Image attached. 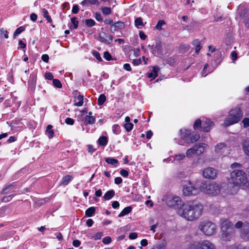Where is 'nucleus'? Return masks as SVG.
<instances>
[{
	"mask_svg": "<svg viewBox=\"0 0 249 249\" xmlns=\"http://www.w3.org/2000/svg\"><path fill=\"white\" fill-rule=\"evenodd\" d=\"M203 205L196 200H190L183 204L178 210V214L188 221H194L199 218L203 212Z\"/></svg>",
	"mask_w": 249,
	"mask_h": 249,
	"instance_id": "obj_1",
	"label": "nucleus"
},
{
	"mask_svg": "<svg viewBox=\"0 0 249 249\" xmlns=\"http://www.w3.org/2000/svg\"><path fill=\"white\" fill-rule=\"evenodd\" d=\"M231 178L235 187L243 189L249 188V181L246 174L242 170H234L231 173Z\"/></svg>",
	"mask_w": 249,
	"mask_h": 249,
	"instance_id": "obj_2",
	"label": "nucleus"
},
{
	"mask_svg": "<svg viewBox=\"0 0 249 249\" xmlns=\"http://www.w3.org/2000/svg\"><path fill=\"white\" fill-rule=\"evenodd\" d=\"M179 132L181 140L178 143L180 145H184L185 144L194 143L200 138L198 134H192L190 130L181 129Z\"/></svg>",
	"mask_w": 249,
	"mask_h": 249,
	"instance_id": "obj_3",
	"label": "nucleus"
},
{
	"mask_svg": "<svg viewBox=\"0 0 249 249\" xmlns=\"http://www.w3.org/2000/svg\"><path fill=\"white\" fill-rule=\"evenodd\" d=\"M200 191L215 196L220 193V187L217 183L210 181H203L199 186Z\"/></svg>",
	"mask_w": 249,
	"mask_h": 249,
	"instance_id": "obj_4",
	"label": "nucleus"
},
{
	"mask_svg": "<svg viewBox=\"0 0 249 249\" xmlns=\"http://www.w3.org/2000/svg\"><path fill=\"white\" fill-rule=\"evenodd\" d=\"M243 116V113L239 108L231 110L229 115L224 121L225 126H230L238 123Z\"/></svg>",
	"mask_w": 249,
	"mask_h": 249,
	"instance_id": "obj_5",
	"label": "nucleus"
},
{
	"mask_svg": "<svg viewBox=\"0 0 249 249\" xmlns=\"http://www.w3.org/2000/svg\"><path fill=\"white\" fill-rule=\"evenodd\" d=\"M198 229L206 236H209L214 234L216 231V226L208 220L200 222Z\"/></svg>",
	"mask_w": 249,
	"mask_h": 249,
	"instance_id": "obj_6",
	"label": "nucleus"
},
{
	"mask_svg": "<svg viewBox=\"0 0 249 249\" xmlns=\"http://www.w3.org/2000/svg\"><path fill=\"white\" fill-rule=\"evenodd\" d=\"M188 249H216V247L210 241L204 240L190 244Z\"/></svg>",
	"mask_w": 249,
	"mask_h": 249,
	"instance_id": "obj_7",
	"label": "nucleus"
},
{
	"mask_svg": "<svg viewBox=\"0 0 249 249\" xmlns=\"http://www.w3.org/2000/svg\"><path fill=\"white\" fill-rule=\"evenodd\" d=\"M199 192V187L195 186L190 181L183 186L182 193L184 196H194L198 194Z\"/></svg>",
	"mask_w": 249,
	"mask_h": 249,
	"instance_id": "obj_8",
	"label": "nucleus"
},
{
	"mask_svg": "<svg viewBox=\"0 0 249 249\" xmlns=\"http://www.w3.org/2000/svg\"><path fill=\"white\" fill-rule=\"evenodd\" d=\"M166 203L170 207L178 209H181V206L183 207V203L181 199L179 196H169L167 198Z\"/></svg>",
	"mask_w": 249,
	"mask_h": 249,
	"instance_id": "obj_9",
	"label": "nucleus"
},
{
	"mask_svg": "<svg viewBox=\"0 0 249 249\" xmlns=\"http://www.w3.org/2000/svg\"><path fill=\"white\" fill-rule=\"evenodd\" d=\"M217 176V171L213 167L205 168L203 171V176L206 178L214 179Z\"/></svg>",
	"mask_w": 249,
	"mask_h": 249,
	"instance_id": "obj_10",
	"label": "nucleus"
},
{
	"mask_svg": "<svg viewBox=\"0 0 249 249\" xmlns=\"http://www.w3.org/2000/svg\"><path fill=\"white\" fill-rule=\"evenodd\" d=\"M221 239L225 241H229L234 236L235 231H221Z\"/></svg>",
	"mask_w": 249,
	"mask_h": 249,
	"instance_id": "obj_11",
	"label": "nucleus"
},
{
	"mask_svg": "<svg viewBox=\"0 0 249 249\" xmlns=\"http://www.w3.org/2000/svg\"><path fill=\"white\" fill-rule=\"evenodd\" d=\"M220 228L221 231L234 230L232 223L226 219L220 220Z\"/></svg>",
	"mask_w": 249,
	"mask_h": 249,
	"instance_id": "obj_12",
	"label": "nucleus"
},
{
	"mask_svg": "<svg viewBox=\"0 0 249 249\" xmlns=\"http://www.w3.org/2000/svg\"><path fill=\"white\" fill-rule=\"evenodd\" d=\"M151 52L156 55H160L163 53L161 43L160 41L156 42L155 45H153L151 48Z\"/></svg>",
	"mask_w": 249,
	"mask_h": 249,
	"instance_id": "obj_13",
	"label": "nucleus"
},
{
	"mask_svg": "<svg viewBox=\"0 0 249 249\" xmlns=\"http://www.w3.org/2000/svg\"><path fill=\"white\" fill-rule=\"evenodd\" d=\"M113 36L112 35L107 36L105 33L102 32L99 35V40L105 44H109L113 40Z\"/></svg>",
	"mask_w": 249,
	"mask_h": 249,
	"instance_id": "obj_14",
	"label": "nucleus"
},
{
	"mask_svg": "<svg viewBox=\"0 0 249 249\" xmlns=\"http://www.w3.org/2000/svg\"><path fill=\"white\" fill-rule=\"evenodd\" d=\"M227 150V146L224 142H220L217 144L214 147L215 152L219 155H222L224 152Z\"/></svg>",
	"mask_w": 249,
	"mask_h": 249,
	"instance_id": "obj_15",
	"label": "nucleus"
},
{
	"mask_svg": "<svg viewBox=\"0 0 249 249\" xmlns=\"http://www.w3.org/2000/svg\"><path fill=\"white\" fill-rule=\"evenodd\" d=\"M197 155H199L202 154L203 153L209 149V145L206 143H196L195 145Z\"/></svg>",
	"mask_w": 249,
	"mask_h": 249,
	"instance_id": "obj_16",
	"label": "nucleus"
},
{
	"mask_svg": "<svg viewBox=\"0 0 249 249\" xmlns=\"http://www.w3.org/2000/svg\"><path fill=\"white\" fill-rule=\"evenodd\" d=\"M240 236L243 239L249 241V224L244 226L240 233Z\"/></svg>",
	"mask_w": 249,
	"mask_h": 249,
	"instance_id": "obj_17",
	"label": "nucleus"
},
{
	"mask_svg": "<svg viewBox=\"0 0 249 249\" xmlns=\"http://www.w3.org/2000/svg\"><path fill=\"white\" fill-rule=\"evenodd\" d=\"M213 125V123L209 119H205L203 122L202 126V130L208 132L210 130V128Z\"/></svg>",
	"mask_w": 249,
	"mask_h": 249,
	"instance_id": "obj_18",
	"label": "nucleus"
},
{
	"mask_svg": "<svg viewBox=\"0 0 249 249\" xmlns=\"http://www.w3.org/2000/svg\"><path fill=\"white\" fill-rule=\"evenodd\" d=\"M243 150L245 154L249 157V139L244 140L241 143Z\"/></svg>",
	"mask_w": 249,
	"mask_h": 249,
	"instance_id": "obj_19",
	"label": "nucleus"
},
{
	"mask_svg": "<svg viewBox=\"0 0 249 249\" xmlns=\"http://www.w3.org/2000/svg\"><path fill=\"white\" fill-rule=\"evenodd\" d=\"M159 71L160 68L158 67H153L152 71L151 72L147 73V77L149 78H152V79H155L158 76V73Z\"/></svg>",
	"mask_w": 249,
	"mask_h": 249,
	"instance_id": "obj_20",
	"label": "nucleus"
},
{
	"mask_svg": "<svg viewBox=\"0 0 249 249\" xmlns=\"http://www.w3.org/2000/svg\"><path fill=\"white\" fill-rule=\"evenodd\" d=\"M83 96L81 95L75 96L74 99V105L77 107L82 106L83 104Z\"/></svg>",
	"mask_w": 249,
	"mask_h": 249,
	"instance_id": "obj_21",
	"label": "nucleus"
},
{
	"mask_svg": "<svg viewBox=\"0 0 249 249\" xmlns=\"http://www.w3.org/2000/svg\"><path fill=\"white\" fill-rule=\"evenodd\" d=\"M53 126L51 124L47 125L46 130V135L49 139H51L53 137L54 131L52 129Z\"/></svg>",
	"mask_w": 249,
	"mask_h": 249,
	"instance_id": "obj_22",
	"label": "nucleus"
},
{
	"mask_svg": "<svg viewBox=\"0 0 249 249\" xmlns=\"http://www.w3.org/2000/svg\"><path fill=\"white\" fill-rule=\"evenodd\" d=\"M186 156L188 158H191L193 155H197L196 149L195 145H194L192 148L188 149L186 152Z\"/></svg>",
	"mask_w": 249,
	"mask_h": 249,
	"instance_id": "obj_23",
	"label": "nucleus"
},
{
	"mask_svg": "<svg viewBox=\"0 0 249 249\" xmlns=\"http://www.w3.org/2000/svg\"><path fill=\"white\" fill-rule=\"evenodd\" d=\"M72 177L70 175H67L64 176L61 180V182L60 184V185L66 186L68 185L69 182L72 179Z\"/></svg>",
	"mask_w": 249,
	"mask_h": 249,
	"instance_id": "obj_24",
	"label": "nucleus"
},
{
	"mask_svg": "<svg viewBox=\"0 0 249 249\" xmlns=\"http://www.w3.org/2000/svg\"><path fill=\"white\" fill-rule=\"evenodd\" d=\"M115 195V191L113 190H110L107 191L103 196L105 200H109Z\"/></svg>",
	"mask_w": 249,
	"mask_h": 249,
	"instance_id": "obj_25",
	"label": "nucleus"
},
{
	"mask_svg": "<svg viewBox=\"0 0 249 249\" xmlns=\"http://www.w3.org/2000/svg\"><path fill=\"white\" fill-rule=\"evenodd\" d=\"M132 210V208L131 206H128L124 208L123 211L119 214L118 217H121L127 215L130 213Z\"/></svg>",
	"mask_w": 249,
	"mask_h": 249,
	"instance_id": "obj_26",
	"label": "nucleus"
},
{
	"mask_svg": "<svg viewBox=\"0 0 249 249\" xmlns=\"http://www.w3.org/2000/svg\"><path fill=\"white\" fill-rule=\"evenodd\" d=\"M192 44L196 48V53H198L201 48L200 41L198 39H195L193 41Z\"/></svg>",
	"mask_w": 249,
	"mask_h": 249,
	"instance_id": "obj_27",
	"label": "nucleus"
},
{
	"mask_svg": "<svg viewBox=\"0 0 249 249\" xmlns=\"http://www.w3.org/2000/svg\"><path fill=\"white\" fill-rule=\"evenodd\" d=\"M15 184L14 183L11 184L7 186H6L1 191V194H8L12 191V190L14 188Z\"/></svg>",
	"mask_w": 249,
	"mask_h": 249,
	"instance_id": "obj_28",
	"label": "nucleus"
},
{
	"mask_svg": "<svg viewBox=\"0 0 249 249\" xmlns=\"http://www.w3.org/2000/svg\"><path fill=\"white\" fill-rule=\"evenodd\" d=\"M85 121L89 124H93L95 121V118L93 116H86Z\"/></svg>",
	"mask_w": 249,
	"mask_h": 249,
	"instance_id": "obj_29",
	"label": "nucleus"
},
{
	"mask_svg": "<svg viewBox=\"0 0 249 249\" xmlns=\"http://www.w3.org/2000/svg\"><path fill=\"white\" fill-rule=\"evenodd\" d=\"M105 161L109 164L113 165L114 166H116V164L118 161L117 160L112 158H107L105 159Z\"/></svg>",
	"mask_w": 249,
	"mask_h": 249,
	"instance_id": "obj_30",
	"label": "nucleus"
},
{
	"mask_svg": "<svg viewBox=\"0 0 249 249\" xmlns=\"http://www.w3.org/2000/svg\"><path fill=\"white\" fill-rule=\"evenodd\" d=\"M98 142L99 145L102 146H105L107 145V138L105 136H102L99 138L98 139Z\"/></svg>",
	"mask_w": 249,
	"mask_h": 249,
	"instance_id": "obj_31",
	"label": "nucleus"
},
{
	"mask_svg": "<svg viewBox=\"0 0 249 249\" xmlns=\"http://www.w3.org/2000/svg\"><path fill=\"white\" fill-rule=\"evenodd\" d=\"M95 211V209L94 207H91L89 208H88L85 212L86 215H87L89 217H91L92 216L93 213H94Z\"/></svg>",
	"mask_w": 249,
	"mask_h": 249,
	"instance_id": "obj_32",
	"label": "nucleus"
},
{
	"mask_svg": "<svg viewBox=\"0 0 249 249\" xmlns=\"http://www.w3.org/2000/svg\"><path fill=\"white\" fill-rule=\"evenodd\" d=\"M101 10L103 14L105 15H108L111 13V9L107 7H102L101 8Z\"/></svg>",
	"mask_w": 249,
	"mask_h": 249,
	"instance_id": "obj_33",
	"label": "nucleus"
},
{
	"mask_svg": "<svg viewBox=\"0 0 249 249\" xmlns=\"http://www.w3.org/2000/svg\"><path fill=\"white\" fill-rule=\"evenodd\" d=\"M106 100V96L103 94H101L99 96L98 99V105L100 106L102 105L105 103Z\"/></svg>",
	"mask_w": 249,
	"mask_h": 249,
	"instance_id": "obj_34",
	"label": "nucleus"
},
{
	"mask_svg": "<svg viewBox=\"0 0 249 249\" xmlns=\"http://www.w3.org/2000/svg\"><path fill=\"white\" fill-rule=\"evenodd\" d=\"M193 126L195 129L200 128L202 130L201 121L200 120V119H197L195 122Z\"/></svg>",
	"mask_w": 249,
	"mask_h": 249,
	"instance_id": "obj_35",
	"label": "nucleus"
},
{
	"mask_svg": "<svg viewBox=\"0 0 249 249\" xmlns=\"http://www.w3.org/2000/svg\"><path fill=\"white\" fill-rule=\"evenodd\" d=\"M165 24V22L164 21V20H160L158 22V23H157V25H156V26H155V28L156 29L160 31V30H161L162 29V26L163 25H164Z\"/></svg>",
	"mask_w": 249,
	"mask_h": 249,
	"instance_id": "obj_36",
	"label": "nucleus"
},
{
	"mask_svg": "<svg viewBox=\"0 0 249 249\" xmlns=\"http://www.w3.org/2000/svg\"><path fill=\"white\" fill-rule=\"evenodd\" d=\"M247 224H249L248 223H243L242 221H238L237 222H236V224H235V228L236 229H240V228H242V229H241V232L244 226L246 225Z\"/></svg>",
	"mask_w": 249,
	"mask_h": 249,
	"instance_id": "obj_37",
	"label": "nucleus"
},
{
	"mask_svg": "<svg viewBox=\"0 0 249 249\" xmlns=\"http://www.w3.org/2000/svg\"><path fill=\"white\" fill-rule=\"evenodd\" d=\"M85 23L86 25L88 27H92L95 24V21L92 19H86L85 20Z\"/></svg>",
	"mask_w": 249,
	"mask_h": 249,
	"instance_id": "obj_38",
	"label": "nucleus"
},
{
	"mask_svg": "<svg viewBox=\"0 0 249 249\" xmlns=\"http://www.w3.org/2000/svg\"><path fill=\"white\" fill-rule=\"evenodd\" d=\"M36 77L34 76H32V77L30 76V79L29 80V84H30V86L33 89H35V87L36 86Z\"/></svg>",
	"mask_w": 249,
	"mask_h": 249,
	"instance_id": "obj_39",
	"label": "nucleus"
},
{
	"mask_svg": "<svg viewBox=\"0 0 249 249\" xmlns=\"http://www.w3.org/2000/svg\"><path fill=\"white\" fill-rule=\"evenodd\" d=\"M112 131L115 134H118L121 131L120 127L118 124H114L112 126Z\"/></svg>",
	"mask_w": 249,
	"mask_h": 249,
	"instance_id": "obj_40",
	"label": "nucleus"
},
{
	"mask_svg": "<svg viewBox=\"0 0 249 249\" xmlns=\"http://www.w3.org/2000/svg\"><path fill=\"white\" fill-rule=\"evenodd\" d=\"M135 24L137 28H140V26L143 25L142 18H137L135 20Z\"/></svg>",
	"mask_w": 249,
	"mask_h": 249,
	"instance_id": "obj_41",
	"label": "nucleus"
},
{
	"mask_svg": "<svg viewBox=\"0 0 249 249\" xmlns=\"http://www.w3.org/2000/svg\"><path fill=\"white\" fill-rule=\"evenodd\" d=\"M71 23L73 26L74 29H77L78 26V21L77 20V18L73 17L71 19Z\"/></svg>",
	"mask_w": 249,
	"mask_h": 249,
	"instance_id": "obj_42",
	"label": "nucleus"
},
{
	"mask_svg": "<svg viewBox=\"0 0 249 249\" xmlns=\"http://www.w3.org/2000/svg\"><path fill=\"white\" fill-rule=\"evenodd\" d=\"M24 30L25 28L23 26H20L17 28L14 33V37L15 38L17 36L20 34L21 32L24 31Z\"/></svg>",
	"mask_w": 249,
	"mask_h": 249,
	"instance_id": "obj_43",
	"label": "nucleus"
},
{
	"mask_svg": "<svg viewBox=\"0 0 249 249\" xmlns=\"http://www.w3.org/2000/svg\"><path fill=\"white\" fill-rule=\"evenodd\" d=\"M116 27L118 30H121L124 27V24L123 22L118 21L115 23Z\"/></svg>",
	"mask_w": 249,
	"mask_h": 249,
	"instance_id": "obj_44",
	"label": "nucleus"
},
{
	"mask_svg": "<svg viewBox=\"0 0 249 249\" xmlns=\"http://www.w3.org/2000/svg\"><path fill=\"white\" fill-rule=\"evenodd\" d=\"M53 85L57 88H61L62 87V84L60 81L56 79H53Z\"/></svg>",
	"mask_w": 249,
	"mask_h": 249,
	"instance_id": "obj_45",
	"label": "nucleus"
},
{
	"mask_svg": "<svg viewBox=\"0 0 249 249\" xmlns=\"http://www.w3.org/2000/svg\"><path fill=\"white\" fill-rule=\"evenodd\" d=\"M133 124L131 123H126L124 124V127L127 131H130L132 130Z\"/></svg>",
	"mask_w": 249,
	"mask_h": 249,
	"instance_id": "obj_46",
	"label": "nucleus"
},
{
	"mask_svg": "<svg viewBox=\"0 0 249 249\" xmlns=\"http://www.w3.org/2000/svg\"><path fill=\"white\" fill-rule=\"evenodd\" d=\"M185 157L184 154H179L175 156L174 160L177 161H179L184 159Z\"/></svg>",
	"mask_w": 249,
	"mask_h": 249,
	"instance_id": "obj_47",
	"label": "nucleus"
},
{
	"mask_svg": "<svg viewBox=\"0 0 249 249\" xmlns=\"http://www.w3.org/2000/svg\"><path fill=\"white\" fill-rule=\"evenodd\" d=\"M92 55L95 56L98 61H102V58L98 52L96 51H93Z\"/></svg>",
	"mask_w": 249,
	"mask_h": 249,
	"instance_id": "obj_48",
	"label": "nucleus"
},
{
	"mask_svg": "<svg viewBox=\"0 0 249 249\" xmlns=\"http://www.w3.org/2000/svg\"><path fill=\"white\" fill-rule=\"evenodd\" d=\"M0 36L2 37L3 36L5 38H8V32L7 30H5L3 29H0Z\"/></svg>",
	"mask_w": 249,
	"mask_h": 249,
	"instance_id": "obj_49",
	"label": "nucleus"
},
{
	"mask_svg": "<svg viewBox=\"0 0 249 249\" xmlns=\"http://www.w3.org/2000/svg\"><path fill=\"white\" fill-rule=\"evenodd\" d=\"M104 57L107 61H109L112 59L111 54L107 51L104 52Z\"/></svg>",
	"mask_w": 249,
	"mask_h": 249,
	"instance_id": "obj_50",
	"label": "nucleus"
},
{
	"mask_svg": "<svg viewBox=\"0 0 249 249\" xmlns=\"http://www.w3.org/2000/svg\"><path fill=\"white\" fill-rule=\"evenodd\" d=\"M14 196L15 195H12L7 196H4L2 198V201L4 202H8L10 201Z\"/></svg>",
	"mask_w": 249,
	"mask_h": 249,
	"instance_id": "obj_51",
	"label": "nucleus"
},
{
	"mask_svg": "<svg viewBox=\"0 0 249 249\" xmlns=\"http://www.w3.org/2000/svg\"><path fill=\"white\" fill-rule=\"evenodd\" d=\"M243 18L247 23L249 22V11H247L244 15Z\"/></svg>",
	"mask_w": 249,
	"mask_h": 249,
	"instance_id": "obj_52",
	"label": "nucleus"
},
{
	"mask_svg": "<svg viewBox=\"0 0 249 249\" xmlns=\"http://www.w3.org/2000/svg\"><path fill=\"white\" fill-rule=\"evenodd\" d=\"M242 123L244 127H247L249 126V118H245L242 121Z\"/></svg>",
	"mask_w": 249,
	"mask_h": 249,
	"instance_id": "obj_53",
	"label": "nucleus"
},
{
	"mask_svg": "<svg viewBox=\"0 0 249 249\" xmlns=\"http://www.w3.org/2000/svg\"><path fill=\"white\" fill-rule=\"evenodd\" d=\"M102 242L105 244H107L111 242V238L109 236H106L103 239Z\"/></svg>",
	"mask_w": 249,
	"mask_h": 249,
	"instance_id": "obj_54",
	"label": "nucleus"
},
{
	"mask_svg": "<svg viewBox=\"0 0 249 249\" xmlns=\"http://www.w3.org/2000/svg\"><path fill=\"white\" fill-rule=\"evenodd\" d=\"M65 122L68 124L72 125L74 124V121L73 119L68 117L65 119Z\"/></svg>",
	"mask_w": 249,
	"mask_h": 249,
	"instance_id": "obj_55",
	"label": "nucleus"
},
{
	"mask_svg": "<svg viewBox=\"0 0 249 249\" xmlns=\"http://www.w3.org/2000/svg\"><path fill=\"white\" fill-rule=\"evenodd\" d=\"M46 79L48 80H53V76L52 73L51 72H47L45 75Z\"/></svg>",
	"mask_w": 249,
	"mask_h": 249,
	"instance_id": "obj_56",
	"label": "nucleus"
},
{
	"mask_svg": "<svg viewBox=\"0 0 249 249\" xmlns=\"http://www.w3.org/2000/svg\"><path fill=\"white\" fill-rule=\"evenodd\" d=\"M120 174L124 177H127L128 176V172L124 169H122L120 172Z\"/></svg>",
	"mask_w": 249,
	"mask_h": 249,
	"instance_id": "obj_57",
	"label": "nucleus"
},
{
	"mask_svg": "<svg viewBox=\"0 0 249 249\" xmlns=\"http://www.w3.org/2000/svg\"><path fill=\"white\" fill-rule=\"evenodd\" d=\"M231 59H232V60L233 61V62H234L235 61V60L237 58V53L235 51H232L231 53Z\"/></svg>",
	"mask_w": 249,
	"mask_h": 249,
	"instance_id": "obj_58",
	"label": "nucleus"
},
{
	"mask_svg": "<svg viewBox=\"0 0 249 249\" xmlns=\"http://www.w3.org/2000/svg\"><path fill=\"white\" fill-rule=\"evenodd\" d=\"M79 11V7L77 5H73L72 9V13L73 14H77L78 12Z\"/></svg>",
	"mask_w": 249,
	"mask_h": 249,
	"instance_id": "obj_59",
	"label": "nucleus"
},
{
	"mask_svg": "<svg viewBox=\"0 0 249 249\" xmlns=\"http://www.w3.org/2000/svg\"><path fill=\"white\" fill-rule=\"evenodd\" d=\"M95 18L98 21H102L103 18L101 15L99 13H96L95 14Z\"/></svg>",
	"mask_w": 249,
	"mask_h": 249,
	"instance_id": "obj_60",
	"label": "nucleus"
},
{
	"mask_svg": "<svg viewBox=\"0 0 249 249\" xmlns=\"http://www.w3.org/2000/svg\"><path fill=\"white\" fill-rule=\"evenodd\" d=\"M138 236V234L136 232H131L129 235V238L130 239H135Z\"/></svg>",
	"mask_w": 249,
	"mask_h": 249,
	"instance_id": "obj_61",
	"label": "nucleus"
},
{
	"mask_svg": "<svg viewBox=\"0 0 249 249\" xmlns=\"http://www.w3.org/2000/svg\"><path fill=\"white\" fill-rule=\"evenodd\" d=\"M120 204L117 201H114L112 203V206L114 209H117L119 208Z\"/></svg>",
	"mask_w": 249,
	"mask_h": 249,
	"instance_id": "obj_62",
	"label": "nucleus"
},
{
	"mask_svg": "<svg viewBox=\"0 0 249 249\" xmlns=\"http://www.w3.org/2000/svg\"><path fill=\"white\" fill-rule=\"evenodd\" d=\"M42 60L45 62H48L49 61V57L48 54H43L41 56Z\"/></svg>",
	"mask_w": 249,
	"mask_h": 249,
	"instance_id": "obj_63",
	"label": "nucleus"
},
{
	"mask_svg": "<svg viewBox=\"0 0 249 249\" xmlns=\"http://www.w3.org/2000/svg\"><path fill=\"white\" fill-rule=\"evenodd\" d=\"M232 249H245V247L241 245H234L232 247Z\"/></svg>",
	"mask_w": 249,
	"mask_h": 249,
	"instance_id": "obj_64",
	"label": "nucleus"
}]
</instances>
